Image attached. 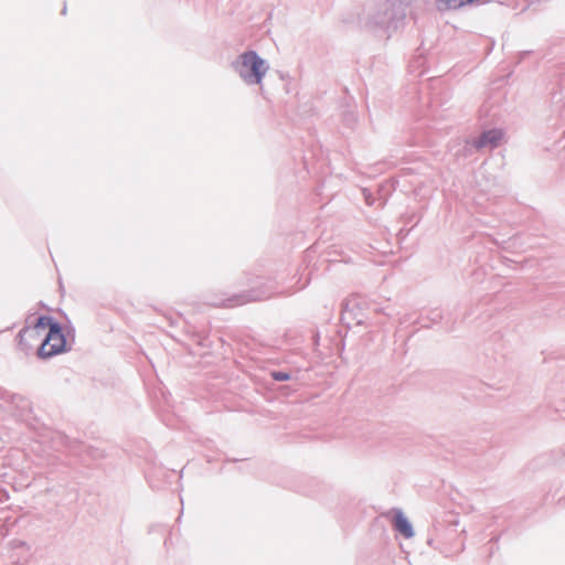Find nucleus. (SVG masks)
<instances>
[{
  "label": "nucleus",
  "instance_id": "f03ea898",
  "mask_svg": "<svg viewBox=\"0 0 565 565\" xmlns=\"http://www.w3.org/2000/svg\"><path fill=\"white\" fill-rule=\"evenodd\" d=\"M266 65L255 52H246L241 55L239 74L246 83L259 84L266 73Z\"/></svg>",
  "mask_w": 565,
  "mask_h": 565
},
{
  "label": "nucleus",
  "instance_id": "39448f33",
  "mask_svg": "<svg viewBox=\"0 0 565 565\" xmlns=\"http://www.w3.org/2000/svg\"><path fill=\"white\" fill-rule=\"evenodd\" d=\"M394 527L406 539H409L414 535L411 523L401 511H398L395 515Z\"/></svg>",
  "mask_w": 565,
  "mask_h": 565
},
{
  "label": "nucleus",
  "instance_id": "423d86ee",
  "mask_svg": "<svg viewBox=\"0 0 565 565\" xmlns=\"http://www.w3.org/2000/svg\"><path fill=\"white\" fill-rule=\"evenodd\" d=\"M276 380H287L288 379V375L287 374H277L275 376Z\"/></svg>",
  "mask_w": 565,
  "mask_h": 565
},
{
  "label": "nucleus",
  "instance_id": "7ed1b4c3",
  "mask_svg": "<svg viewBox=\"0 0 565 565\" xmlns=\"http://www.w3.org/2000/svg\"><path fill=\"white\" fill-rule=\"evenodd\" d=\"M50 326V317L42 316L31 327L23 328L19 333V344L23 349H30L41 344L45 328Z\"/></svg>",
  "mask_w": 565,
  "mask_h": 565
},
{
  "label": "nucleus",
  "instance_id": "20e7f679",
  "mask_svg": "<svg viewBox=\"0 0 565 565\" xmlns=\"http://www.w3.org/2000/svg\"><path fill=\"white\" fill-rule=\"evenodd\" d=\"M503 138V132L499 129H491L486 132H483L479 139L473 141V147L477 149L483 148V147H491L494 148L499 145V142Z\"/></svg>",
  "mask_w": 565,
  "mask_h": 565
},
{
  "label": "nucleus",
  "instance_id": "f257e3e1",
  "mask_svg": "<svg viewBox=\"0 0 565 565\" xmlns=\"http://www.w3.org/2000/svg\"><path fill=\"white\" fill-rule=\"evenodd\" d=\"M66 340L57 322L50 318V326L45 328L43 340L38 349V355L47 359L65 350Z\"/></svg>",
  "mask_w": 565,
  "mask_h": 565
}]
</instances>
